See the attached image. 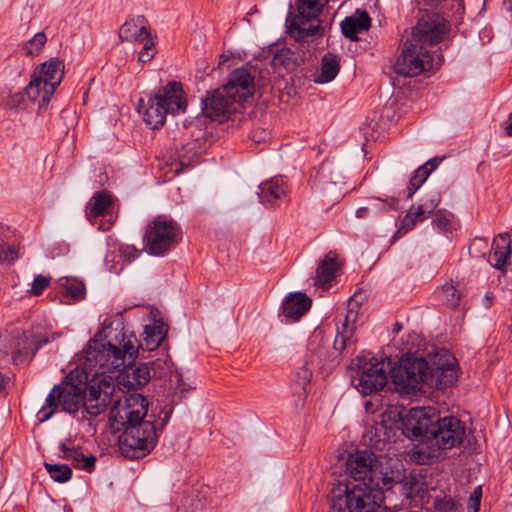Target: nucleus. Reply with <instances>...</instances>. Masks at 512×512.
Here are the masks:
<instances>
[{"label":"nucleus","mask_w":512,"mask_h":512,"mask_svg":"<svg viewBox=\"0 0 512 512\" xmlns=\"http://www.w3.org/2000/svg\"><path fill=\"white\" fill-rule=\"evenodd\" d=\"M98 336L88 342L80 355L79 360L86 368L94 371L95 375L122 370L117 379V387L122 393L136 391L149 383L152 378L150 365L154 363L132 366L138 355L135 337L121 333V341L116 344L110 340L103 342Z\"/></svg>","instance_id":"nucleus-1"},{"label":"nucleus","mask_w":512,"mask_h":512,"mask_svg":"<svg viewBox=\"0 0 512 512\" xmlns=\"http://www.w3.org/2000/svg\"><path fill=\"white\" fill-rule=\"evenodd\" d=\"M389 375L396 388L407 394L419 390L420 384L442 390L452 386L458 377L456 359L445 350L437 353L431 361L408 353L398 365L390 367Z\"/></svg>","instance_id":"nucleus-2"},{"label":"nucleus","mask_w":512,"mask_h":512,"mask_svg":"<svg viewBox=\"0 0 512 512\" xmlns=\"http://www.w3.org/2000/svg\"><path fill=\"white\" fill-rule=\"evenodd\" d=\"M172 408H161L158 419H144L135 423L121 425L123 432L119 437L122 453L129 458H142L156 446L159 431L169 422Z\"/></svg>","instance_id":"nucleus-3"},{"label":"nucleus","mask_w":512,"mask_h":512,"mask_svg":"<svg viewBox=\"0 0 512 512\" xmlns=\"http://www.w3.org/2000/svg\"><path fill=\"white\" fill-rule=\"evenodd\" d=\"M387 490L382 484L366 482L340 483L332 489V510L338 512H373L383 504Z\"/></svg>","instance_id":"nucleus-4"},{"label":"nucleus","mask_w":512,"mask_h":512,"mask_svg":"<svg viewBox=\"0 0 512 512\" xmlns=\"http://www.w3.org/2000/svg\"><path fill=\"white\" fill-rule=\"evenodd\" d=\"M347 482L378 483L387 490L397 481L395 470L383 463L372 451L360 450L351 454L346 462Z\"/></svg>","instance_id":"nucleus-5"},{"label":"nucleus","mask_w":512,"mask_h":512,"mask_svg":"<svg viewBox=\"0 0 512 512\" xmlns=\"http://www.w3.org/2000/svg\"><path fill=\"white\" fill-rule=\"evenodd\" d=\"M87 389V381L74 382L73 375L67 376L63 385H55L46 397L45 404L37 412L39 422L49 420L61 406L62 411L72 415L78 420L83 410V394Z\"/></svg>","instance_id":"nucleus-6"},{"label":"nucleus","mask_w":512,"mask_h":512,"mask_svg":"<svg viewBox=\"0 0 512 512\" xmlns=\"http://www.w3.org/2000/svg\"><path fill=\"white\" fill-rule=\"evenodd\" d=\"M182 239V229L167 215L155 216L146 226L143 236L144 250L151 256H164Z\"/></svg>","instance_id":"nucleus-7"},{"label":"nucleus","mask_w":512,"mask_h":512,"mask_svg":"<svg viewBox=\"0 0 512 512\" xmlns=\"http://www.w3.org/2000/svg\"><path fill=\"white\" fill-rule=\"evenodd\" d=\"M443 62L444 57L440 50L431 51L410 39L397 57L394 71L398 75L413 77L426 71L438 69Z\"/></svg>","instance_id":"nucleus-8"},{"label":"nucleus","mask_w":512,"mask_h":512,"mask_svg":"<svg viewBox=\"0 0 512 512\" xmlns=\"http://www.w3.org/2000/svg\"><path fill=\"white\" fill-rule=\"evenodd\" d=\"M63 76L64 63L58 58H50L32 73L27 93L30 98L40 99V109L47 107Z\"/></svg>","instance_id":"nucleus-9"},{"label":"nucleus","mask_w":512,"mask_h":512,"mask_svg":"<svg viewBox=\"0 0 512 512\" xmlns=\"http://www.w3.org/2000/svg\"><path fill=\"white\" fill-rule=\"evenodd\" d=\"M384 359H377L371 353L357 357L356 375L352 383L363 395H371L379 392L387 383V371Z\"/></svg>","instance_id":"nucleus-10"},{"label":"nucleus","mask_w":512,"mask_h":512,"mask_svg":"<svg viewBox=\"0 0 512 512\" xmlns=\"http://www.w3.org/2000/svg\"><path fill=\"white\" fill-rule=\"evenodd\" d=\"M115 385L101 380L99 383L88 384L85 394H83V410L78 418L79 422L87 421L91 425V420L102 413L114 403Z\"/></svg>","instance_id":"nucleus-11"},{"label":"nucleus","mask_w":512,"mask_h":512,"mask_svg":"<svg viewBox=\"0 0 512 512\" xmlns=\"http://www.w3.org/2000/svg\"><path fill=\"white\" fill-rule=\"evenodd\" d=\"M450 31L447 20L438 12H424L412 30L411 39L429 49L442 42Z\"/></svg>","instance_id":"nucleus-12"},{"label":"nucleus","mask_w":512,"mask_h":512,"mask_svg":"<svg viewBox=\"0 0 512 512\" xmlns=\"http://www.w3.org/2000/svg\"><path fill=\"white\" fill-rule=\"evenodd\" d=\"M466 436L465 423L455 416L441 417L436 412L430 445L439 449H451L460 446Z\"/></svg>","instance_id":"nucleus-13"},{"label":"nucleus","mask_w":512,"mask_h":512,"mask_svg":"<svg viewBox=\"0 0 512 512\" xmlns=\"http://www.w3.org/2000/svg\"><path fill=\"white\" fill-rule=\"evenodd\" d=\"M436 410L432 407H416L402 416V432L410 440L430 443Z\"/></svg>","instance_id":"nucleus-14"},{"label":"nucleus","mask_w":512,"mask_h":512,"mask_svg":"<svg viewBox=\"0 0 512 512\" xmlns=\"http://www.w3.org/2000/svg\"><path fill=\"white\" fill-rule=\"evenodd\" d=\"M148 400L137 392L123 393V399L114 401L111 407V419L113 422L123 425L140 420L147 416Z\"/></svg>","instance_id":"nucleus-15"},{"label":"nucleus","mask_w":512,"mask_h":512,"mask_svg":"<svg viewBox=\"0 0 512 512\" xmlns=\"http://www.w3.org/2000/svg\"><path fill=\"white\" fill-rule=\"evenodd\" d=\"M402 430V415L397 410H387L374 421L369 432L370 441L376 449L383 450L386 444L404 436Z\"/></svg>","instance_id":"nucleus-16"},{"label":"nucleus","mask_w":512,"mask_h":512,"mask_svg":"<svg viewBox=\"0 0 512 512\" xmlns=\"http://www.w3.org/2000/svg\"><path fill=\"white\" fill-rule=\"evenodd\" d=\"M59 336V333L47 332L41 327H32L23 331L16 339L13 359L15 361L32 360L39 349Z\"/></svg>","instance_id":"nucleus-17"},{"label":"nucleus","mask_w":512,"mask_h":512,"mask_svg":"<svg viewBox=\"0 0 512 512\" xmlns=\"http://www.w3.org/2000/svg\"><path fill=\"white\" fill-rule=\"evenodd\" d=\"M441 202V195L432 191L423 197L418 205H412L401 221V226L395 232L393 239L412 230L418 222L427 219Z\"/></svg>","instance_id":"nucleus-18"},{"label":"nucleus","mask_w":512,"mask_h":512,"mask_svg":"<svg viewBox=\"0 0 512 512\" xmlns=\"http://www.w3.org/2000/svg\"><path fill=\"white\" fill-rule=\"evenodd\" d=\"M235 103L222 89L207 92L201 101L202 117L205 120L222 122L235 110Z\"/></svg>","instance_id":"nucleus-19"},{"label":"nucleus","mask_w":512,"mask_h":512,"mask_svg":"<svg viewBox=\"0 0 512 512\" xmlns=\"http://www.w3.org/2000/svg\"><path fill=\"white\" fill-rule=\"evenodd\" d=\"M359 309V304L350 299L346 314L336 328V335L333 342L334 350L343 352L344 350L355 346L357 342L355 331Z\"/></svg>","instance_id":"nucleus-20"},{"label":"nucleus","mask_w":512,"mask_h":512,"mask_svg":"<svg viewBox=\"0 0 512 512\" xmlns=\"http://www.w3.org/2000/svg\"><path fill=\"white\" fill-rule=\"evenodd\" d=\"M254 78L248 68H237L229 74L222 90L234 102L243 103L254 94Z\"/></svg>","instance_id":"nucleus-21"},{"label":"nucleus","mask_w":512,"mask_h":512,"mask_svg":"<svg viewBox=\"0 0 512 512\" xmlns=\"http://www.w3.org/2000/svg\"><path fill=\"white\" fill-rule=\"evenodd\" d=\"M289 34L297 41L310 42L323 35L318 16L298 13L288 26Z\"/></svg>","instance_id":"nucleus-22"},{"label":"nucleus","mask_w":512,"mask_h":512,"mask_svg":"<svg viewBox=\"0 0 512 512\" xmlns=\"http://www.w3.org/2000/svg\"><path fill=\"white\" fill-rule=\"evenodd\" d=\"M289 34L297 41L310 42L323 35L318 16L298 13L288 26Z\"/></svg>","instance_id":"nucleus-23"},{"label":"nucleus","mask_w":512,"mask_h":512,"mask_svg":"<svg viewBox=\"0 0 512 512\" xmlns=\"http://www.w3.org/2000/svg\"><path fill=\"white\" fill-rule=\"evenodd\" d=\"M312 300L302 292L290 293L282 301L281 322L285 324L299 321L311 308Z\"/></svg>","instance_id":"nucleus-24"},{"label":"nucleus","mask_w":512,"mask_h":512,"mask_svg":"<svg viewBox=\"0 0 512 512\" xmlns=\"http://www.w3.org/2000/svg\"><path fill=\"white\" fill-rule=\"evenodd\" d=\"M139 112L143 115V120L151 129L162 127L169 114L162 104L159 95L148 94L145 98H140L138 104Z\"/></svg>","instance_id":"nucleus-25"},{"label":"nucleus","mask_w":512,"mask_h":512,"mask_svg":"<svg viewBox=\"0 0 512 512\" xmlns=\"http://www.w3.org/2000/svg\"><path fill=\"white\" fill-rule=\"evenodd\" d=\"M160 96L162 104L170 114L184 113L187 107L185 92L180 82L170 81L161 91L155 93Z\"/></svg>","instance_id":"nucleus-26"},{"label":"nucleus","mask_w":512,"mask_h":512,"mask_svg":"<svg viewBox=\"0 0 512 512\" xmlns=\"http://www.w3.org/2000/svg\"><path fill=\"white\" fill-rule=\"evenodd\" d=\"M511 240L508 233L499 234L493 239L488 258L490 265L502 272L506 271L507 261L511 255Z\"/></svg>","instance_id":"nucleus-27"},{"label":"nucleus","mask_w":512,"mask_h":512,"mask_svg":"<svg viewBox=\"0 0 512 512\" xmlns=\"http://www.w3.org/2000/svg\"><path fill=\"white\" fill-rule=\"evenodd\" d=\"M342 34L351 41H357V34L367 31L371 18L366 10L357 9L351 16L345 17L340 24Z\"/></svg>","instance_id":"nucleus-28"},{"label":"nucleus","mask_w":512,"mask_h":512,"mask_svg":"<svg viewBox=\"0 0 512 512\" xmlns=\"http://www.w3.org/2000/svg\"><path fill=\"white\" fill-rule=\"evenodd\" d=\"M287 187L283 177H273L259 185L258 196L265 205H277L286 196Z\"/></svg>","instance_id":"nucleus-29"},{"label":"nucleus","mask_w":512,"mask_h":512,"mask_svg":"<svg viewBox=\"0 0 512 512\" xmlns=\"http://www.w3.org/2000/svg\"><path fill=\"white\" fill-rule=\"evenodd\" d=\"M145 22L146 19L142 15L127 19L120 27L119 37L122 41L143 42L150 37V32L145 26Z\"/></svg>","instance_id":"nucleus-30"},{"label":"nucleus","mask_w":512,"mask_h":512,"mask_svg":"<svg viewBox=\"0 0 512 512\" xmlns=\"http://www.w3.org/2000/svg\"><path fill=\"white\" fill-rule=\"evenodd\" d=\"M59 450L61 452L60 457L71 461L74 467L82 469L88 473L95 470L96 457L93 455H84L80 446L68 447L65 443H61L59 445Z\"/></svg>","instance_id":"nucleus-31"},{"label":"nucleus","mask_w":512,"mask_h":512,"mask_svg":"<svg viewBox=\"0 0 512 512\" xmlns=\"http://www.w3.org/2000/svg\"><path fill=\"white\" fill-rule=\"evenodd\" d=\"M340 269L338 255L330 251L320 261L316 269V281L318 286H330L331 282L335 279L337 271Z\"/></svg>","instance_id":"nucleus-32"},{"label":"nucleus","mask_w":512,"mask_h":512,"mask_svg":"<svg viewBox=\"0 0 512 512\" xmlns=\"http://www.w3.org/2000/svg\"><path fill=\"white\" fill-rule=\"evenodd\" d=\"M167 335V326L161 321H154L152 324L145 325L143 332V340L136 347H141L147 351H154L157 349Z\"/></svg>","instance_id":"nucleus-33"},{"label":"nucleus","mask_w":512,"mask_h":512,"mask_svg":"<svg viewBox=\"0 0 512 512\" xmlns=\"http://www.w3.org/2000/svg\"><path fill=\"white\" fill-rule=\"evenodd\" d=\"M395 473L397 481L393 485L400 486L401 495L413 501H423L425 497H427L428 487L424 481L413 476L405 478L404 481H400L399 472L395 471Z\"/></svg>","instance_id":"nucleus-34"},{"label":"nucleus","mask_w":512,"mask_h":512,"mask_svg":"<svg viewBox=\"0 0 512 512\" xmlns=\"http://www.w3.org/2000/svg\"><path fill=\"white\" fill-rule=\"evenodd\" d=\"M112 205L113 199L110 193L106 190L98 191L89 202L87 216L90 220L105 217L110 213Z\"/></svg>","instance_id":"nucleus-35"},{"label":"nucleus","mask_w":512,"mask_h":512,"mask_svg":"<svg viewBox=\"0 0 512 512\" xmlns=\"http://www.w3.org/2000/svg\"><path fill=\"white\" fill-rule=\"evenodd\" d=\"M441 161L442 158H431L413 172L409 181L407 198H412L415 192L422 186L429 175L438 167Z\"/></svg>","instance_id":"nucleus-36"},{"label":"nucleus","mask_w":512,"mask_h":512,"mask_svg":"<svg viewBox=\"0 0 512 512\" xmlns=\"http://www.w3.org/2000/svg\"><path fill=\"white\" fill-rule=\"evenodd\" d=\"M340 70L337 55L328 52L323 55L320 64V72L314 75V82L318 84L329 83L335 79Z\"/></svg>","instance_id":"nucleus-37"},{"label":"nucleus","mask_w":512,"mask_h":512,"mask_svg":"<svg viewBox=\"0 0 512 512\" xmlns=\"http://www.w3.org/2000/svg\"><path fill=\"white\" fill-rule=\"evenodd\" d=\"M311 378L312 370L307 366V363L299 367L292 375L291 389L301 402H304L306 399L307 386L310 384Z\"/></svg>","instance_id":"nucleus-38"},{"label":"nucleus","mask_w":512,"mask_h":512,"mask_svg":"<svg viewBox=\"0 0 512 512\" xmlns=\"http://www.w3.org/2000/svg\"><path fill=\"white\" fill-rule=\"evenodd\" d=\"M44 467L49 476L58 483L68 482L72 478V470L66 464L44 463Z\"/></svg>","instance_id":"nucleus-39"},{"label":"nucleus","mask_w":512,"mask_h":512,"mask_svg":"<svg viewBox=\"0 0 512 512\" xmlns=\"http://www.w3.org/2000/svg\"><path fill=\"white\" fill-rule=\"evenodd\" d=\"M437 298L449 308H456L459 305L460 293L455 286L445 284L436 292Z\"/></svg>","instance_id":"nucleus-40"},{"label":"nucleus","mask_w":512,"mask_h":512,"mask_svg":"<svg viewBox=\"0 0 512 512\" xmlns=\"http://www.w3.org/2000/svg\"><path fill=\"white\" fill-rule=\"evenodd\" d=\"M328 0H297L296 8L298 13H305L319 16Z\"/></svg>","instance_id":"nucleus-41"},{"label":"nucleus","mask_w":512,"mask_h":512,"mask_svg":"<svg viewBox=\"0 0 512 512\" xmlns=\"http://www.w3.org/2000/svg\"><path fill=\"white\" fill-rule=\"evenodd\" d=\"M47 41L44 32L36 33L30 40H28L23 49L28 56L38 55Z\"/></svg>","instance_id":"nucleus-42"},{"label":"nucleus","mask_w":512,"mask_h":512,"mask_svg":"<svg viewBox=\"0 0 512 512\" xmlns=\"http://www.w3.org/2000/svg\"><path fill=\"white\" fill-rule=\"evenodd\" d=\"M27 89H28V84L26 85V87L24 88V90L22 92H17V93L12 94L8 101L9 107L16 108V109H25L27 102H38V109H39V111H41L42 109H40V99L30 98L27 93Z\"/></svg>","instance_id":"nucleus-43"},{"label":"nucleus","mask_w":512,"mask_h":512,"mask_svg":"<svg viewBox=\"0 0 512 512\" xmlns=\"http://www.w3.org/2000/svg\"><path fill=\"white\" fill-rule=\"evenodd\" d=\"M399 205L398 199L394 197L387 198L385 200L377 198L373 199L368 203V207L371 208V215H374L380 211H386V210H397Z\"/></svg>","instance_id":"nucleus-44"},{"label":"nucleus","mask_w":512,"mask_h":512,"mask_svg":"<svg viewBox=\"0 0 512 512\" xmlns=\"http://www.w3.org/2000/svg\"><path fill=\"white\" fill-rule=\"evenodd\" d=\"M292 57L293 53L289 49H279L273 55L271 64L274 68L283 67L285 69H290L293 65Z\"/></svg>","instance_id":"nucleus-45"},{"label":"nucleus","mask_w":512,"mask_h":512,"mask_svg":"<svg viewBox=\"0 0 512 512\" xmlns=\"http://www.w3.org/2000/svg\"><path fill=\"white\" fill-rule=\"evenodd\" d=\"M434 507L438 512H459L458 503L450 496L436 497Z\"/></svg>","instance_id":"nucleus-46"},{"label":"nucleus","mask_w":512,"mask_h":512,"mask_svg":"<svg viewBox=\"0 0 512 512\" xmlns=\"http://www.w3.org/2000/svg\"><path fill=\"white\" fill-rule=\"evenodd\" d=\"M192 388L193 387L190 384H187L183 380L182 376H177L175 390L171 398V405L168 408L171 407L173 409V405L178 404L184 397V394L189 392Z\"/></svg>","instance_id":"nucleus-47"},{"label":"nucleus","mask_w":512,"mask_h":512,"mask_svg":"<svg viewBox=\"0 0 512 512\" xmlns=\"http://www.w3.org/2000/svg\"><path fill=\"white\" fill-rule=\"evenodd\" d=\"M65 293L67 296L75 300L82 299L85 295V286L79 281H67L65 286Z\"/></svg>","instance_id":"nucleus-48"},{"label":"nucleus","mask_w":512,"mask_h":512,"mask_svg":"<svg viewBox=\"0 0 512 512\" xmlns=\"http://www.w3.org/2000/svg\"><path fill=\"white\" fill-rule=\"evenodd\" d=\"M18 258V250L13 244L0 247V264H11Z\"/></svg>","instance_id":"nucleus-49"},{"label":"nucleus","mask_w":512,"mask_h":512,"mask_svg":"<svg viewBox=\"0 0 512 512\" xmlns=\"http://www.w3.org/2000/svg\"><path fill=\"white\" fill-rule=\"evenodd\" d=\"M143 42H145V43H144L141 51L139 52L138 60L142 63H146V62H149L150 60H152L153 57L155 56V48H154V42L152 41L151 36L149 38L145 39Z\"/></svg>","instance_id":"nucleus-50"},{"label":"nucleus","mask_w":512,"mask_h":512,"mask_svg":"<svg viewBox=\"0 0 512 512\" xmlns=\"http://www.w3.org/2000/svg\"><path fill=\"white\" fill-rule=\"evenodd\" d=\"M482 497V488L477 486L470 494L467 503V512H479Z\"/></svg>","instance_id":"nucleus-51"},{"label":"nucleus","mask_w":512,"mask_h":512,"mask_svg":"<svg viewBox=\"0 0 512 512\" xmlns=\"http://www.w3.org/2000/svg\"><path fill=\"white\" fill-rule=\"evenodd\" d=\"M49 283L50 277L42 275L35 276L30 293L34 296L42 294V292L48 287Z\"/></svg>","instance_id":"nucleus-52"},{"label":"nucleus","mask_w":512,"mask_h":512,"mask_svg":"<svg viewBox=\"0 0 512 512\" xmlns=\"http://www.w3.org/2000/svg\"><path fill=\"white\" fill-rule=\"evenodd\" d=\"M200 125H202V118H201V117H199V116H198V117H196V118H194V119H192V120H189V121H188V120H185V121H184V127H185V129H187V130H189V129H190V130H192L194 127L198 129V133H197V135H195V134H194V132H193V131H191V136H192V137H195V140H199L200 138H202V137L206 134V132L204 131V129H202V128H198Z\"/></svg>","instance_id":"nucleus-53"},{"label":"nucleus","mask_w":512,"mask_h":512,"mask_svg":"<svg viewBox=\"0 0 512 512\" xmlns=\"http://www.w3.org/2000/svg\"><path fill=\"white\" fill-rule=\"evenodd\" d=\"M432 223L437 227V229L441 232H447L450 229V220L442 211H437L435 214Z\"/></svg>","instance_id":"nucleus-54"},{"label":"nucleus","mask_w":512,"mask_h":512,"mask_svg":"<svg viewBox=\"0 0 512 512\" xmlns=\"http://www.w3.org/2000/svg\"><path fill=\"white\" fill-rule=\"evenodd\" d=\"M13 237V232L11 229L3 224H0V247L11 244V239Z\"/></svg>","instance_id":"nucleus-55"},{"label":"nucleus","mask_w":512,"mask_h":512,"mask_svg":"<svg viewBox=\"0 0 512 512\" xmlns=\"http://www.w3.org/2000/svg\"><path fill=\"white\" fill-rule=\"evenodd\" d=\"M121 252L130 261L134 260L140 254V252L134 246L129 245L122 247Z\"/></svg>","instance_id":"nucleus-56"},{"label":"nucleus","mask_w":512,"mask_h":512,"mask_svg":"<svg viewBox=\"0 0 512 512\" xmlns=\"http://www.w3.org/2000/svg\"><path fill=\"white\" fill-rule=\"evenodd\" d=\"M371 208L368 206L360 207L356 210V217L358 218H365L371 215Z\"/></svg>","instance_id":"nucleus-57"},{"label":"nucleus","mask_w":512,"mask_h":512,"mask_svg":"<svg viewBox=\"0 0 512 512\" xmlns=\"http://www.w3.org/2000/svg\"><path fill=\"white\" fill-rule=\"evenodd\" d=\"M114 224V220L112 219V217H110L108 220H101L100 223L98 224V229L99 230H102V231H107L109 230Z\"/></svg>","instance_id":"nucleus-58"},{"label":"nucleus","mask_w":512,"mask_h":512,"mask_svg":"<svg viewBox=\"0 0 512 512\" xmlns=\"http://www.w3.org/2000/svg\"><path fill=\"white\" fill-rule=\"evenodd\" d=\"M472 247L478 246L479 248H487L488 242L486 238L475 237L471 244Z\"/></svg>","instance_id":"nucleus-59"},{"label":"nucleus","mask_w":512,"mask_h":512,"mask_svg":"<svg viewBox=\"0 0 512 512\" xmlns=\"http://www.w3.org/2000/svg\"><path fill=\"white\" fill-rule=\"evenodd\" d=\"M503 128L507 136H512V113L509 114L508 119L503 123Z\"/></svg>","instance_id":"nucleus-60"},{"label":"nucleus","mask_w":512,"mask_h":512,"mask_svg":"<svg viewBox=\"0 0 512 512\" xmlns=\"http://www.w3.org/2000/svg\"><path fill=\"white\" fill-rule=\"evenodd\" d=\"M373 512H395L391 508L387 506H383L382 504H379V507L376 509H373Z\"/></svg>","instance_id":"nucleus-61"},{"label":"nucleus","mask_w":512,"mask_h":512,"mask_svg":"<svg viewBox=\"0 0 512 512\" xmlns=\"http://www.w3.org/2000/svg\"><path fill=\"white\" fill-rule=\"evenodd\" d=\"M503 7H504L508 12H512V0H503Z\"/></svg>","instance_id":"nucleus-62"},{"label":"nucleus","mask_w":512,"mask_h":512,"mask_svg":"<svg viewBox=\"0 0 512 512\" xmlns=\"http://www.w3.org/2000/svg\"><path fill=\"white\" fill-rule=\"evenodd\" d=\"M6 382V378L0 372V393L5 389Z\"/></svg>","instance_id":"nucleus-63"},{"label":"nucleus","mask_w":512,"mask_h":512,"mask_svg":"<svg viewBox=\"0 0 512 512\" xmlns=\"http://www.w3.org/2000/svg\"><path fill=\"white\" fill-rule=\"evenodd\" d=\"M401 329H402V325L400 323L396 322L393 327V332L398 333Z\"/></svg>","instance_id":"nucleus-64"}]
</instances>
